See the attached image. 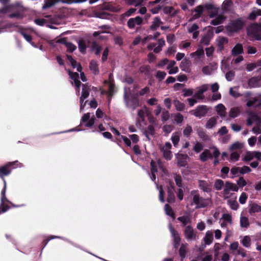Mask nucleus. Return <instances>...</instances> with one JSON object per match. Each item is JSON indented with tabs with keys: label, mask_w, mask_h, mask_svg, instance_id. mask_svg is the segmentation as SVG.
Wrapping results in <instances>:
<instances>
[{
	"label": "nucleus",
	"mask_w": 261,
	"mask_h": 261,
	"mask_svg": "<svg viewBox=\"0 0 261 261\" xmlns=\"http://www.w3.org/2000/svg\"><path fill=\"white\" fill-rule=\"evenodd\" d=\"M9 0H1V13H8L10 18H20L22 17V14L18 11L17 6L14 5H9L8 2Z\"/></svg>",
	"instance_id": "nucleus-1"
},
{
	"label": "nucleus",
	"mask_w": 261,
	"mask_h": 261,
	"mask_svg": "<svg viewBox=\"0 0 261 261\" xmlns=\"http://www.w3.org/2000/svg\"><path fill=\"white\" fill-rule=\"evenodd\" d=\"M192 196L191 204H194L196 208H204L212 204V201L210 198H203L200 196L197 191H192L191 192Z\"/></svg>",
	"instance_id": "nucleus-2"
},
{
	"label": "nucleus",
	"mask_w": 261,
	"mask_h": 261,
	"mask_svg": "<svg viewBox=\"0 0 261 261\" xmlns=\"http://www.w3.org/2000/svg\"><path fill=\"white\" fill-rule=\"evenodd\" d=\"M238 190V187L235 184L226 181L222 192V196L225 199L229 198L233 194L232 192H237Z\"/></svg>",
	"instance_id": "nucleus-3"
},
{
	"label": "nucleus",
	"mask_w": 261,
	"mask_h": 261,
	"mask_svg": "<svg viewBox=\"0 0 261 261\" xmlns=\"http://www.w3.org/2000/svg\"><path fill=\"white\" fill-rule=\"evenodd\" d=\"M244 25L243 21L241 19L231 21L227 26V30L229 32H236L241 29Z\"/></svg>",
	"instance_id": "nucleus-4"
},
{
	"label": "nucleus",
	"mask_w": 261,
	"mask_h": 261,
	"mask_svg": "<svg viewBox=\"0 0 261 261\" xmlns=\"http://www.w3.org/2000/svg\"><path fill=\"white\" fill-rule=\"evenodd\" d=\"M184 236L188 241L196 240L198 238L197 232L190 225L186 226L184 230Z\"/></svg>",
	"instance_id": "nucleus-5"
},
{
	"label": "nucleus",
	"mask_w": 261,
	"mask_h": 261,
	"mask_svg": "<svg viewBox=\"0 0 261 261\" xmlns=\"http://www.w3.org/2000/svg\"><path fill=\"white\" fill-rule=\"evenodd\" d=\"M171 147L172 145L170 142H166L164 146L160 147L164 157L167 160H170L172 158V154L170 151Z\"/></svg>",
	"instance_id": "nucleus-6"
},
{
	"label": "nucleus",
	"mask_w": 261,
	"mask_h": 261,
	"mask_svg": "<svg viewBox=\"0 0 261 261\" xmlns=\"http://www.w3.org/2000/svg\"><path fill=\"white\" fill-rule=\"evenodd\" d=\"M90 87L87 84L83 85V89L82 95L80 97V110L82 111L86 105V102H84V100L89 95Z\"/></svg>",
	"instance_id": "nucleus-7"
},
{
	"label": "nucleus",
	"mask_w": 261,
	"mask_h": 261,
	"mask_svg": "<svg viewBox=\"0 0 261 261\" xmlns=\"http://www.w3.org/2000/svg\"><path fill=\"white\" fill-rule=\"evenodd\" d=\"M259 24H254L248 29V34L251 35L256 39H259V36L261 35V30Z\"/></svg>",
	"instance_id": "nucleus-8"
},
{
	"label": "nucleus",
	"mask_w": 261,
	"mask_h": 261,
	"mask_svg": "<svg viewBox=\"0 0 261 261\" xmlns=\"http://www.w3.org/2000/svg\"><path fill=\"white\" fill-rule=\"evenodd\" d=\"M208 109L206 106H199L197 107L194 110H193L191 113L195 116L199 118L204 117L207 114Z\"/></svg>",
	"instance_id": "nucleus-9"
},
{
	"label": "nucleus",
	"mask_w": 261,
	"mask_h": 261,
	"mask_svg": "<svg viewBox=\"0 0 261 261\" xmlns=\"http://www.w3.org/2000/svg\"><path fill=\"white\" fill-rule=\"evenodd\" d=\"M209 88L208 84H203L197 88V91L194 95V97L198 100H203L204 98L203 93L206 92Z\"/></svg>",
	"instance_id": "nucleus-10"
},
{
	"label": "nucleus",
	"mask_w": 261,
	"mask_h": 261,
	"mask_svg": "<svg viewBox=\"0 0 261 261\" xmlns=\"http://www.w3.org/2000/svg\"><path fill=\"white\" fill-rule=\"evenodd\" d=\"M143 19L140 16L132 18L128 20L127 24L129 29H134L136 27L142 24Z\"/></svg>",
	"instance_id": "nucleus-11"
},
{
	"label": "nucleus",
	"mask_w": 261,
	"mask_h": 261,
	"mask_svg": "<svg viewBox=\"0 0 261 261\" xmlns=\"http://www.w3.org/2000/svg\"><path fill=\"white\" fill-rule=\"evenodd\" d=\"M82 121L85 123L86 127H91L94 124L95 117L94 116L91 117L90 113H87L83 116Z\"/></svg>",
	"instance_id": "nucleus-12"
},
{
	"label": "nucleus",
	"mask_w": 261,
	"mask_h": 261,
	"mask_svg": "<svg viewBox=\"0 0 261 261\" xmlns=\"http://www.w3.org/2000/svg\"><path fill=\"white\" fill-rule=\"evenodd\" d=\"M71 4L73 3L72 0H44V4L42 7L43 9L50 7L58 3Z\"/></svg>",
	"instance_id": "nucleus-13"
},
{
	"label": "nucleus",
	"mask_w": 261,
	"mask_h": 261,
	"mask_svg": "<svg viewBox=\"0 0 261 261\" xmlns=\"http://www.w3.org/2000/svg\"><path fill=\"white\" fill-rule=\"evenodd\" d=\"M215 111L218 116L221 118L226 117V108L222 103H219L215 106Z\"/></svg>",
	"instance_id": "nucleus-14"
},
{
	"label": "nucleus",
	"mask_w": 261,
	"mask_h": 261,
	"mask_svg": "<svg viewBox=\"0 0 261 261\" xmlns=\"http://www.w3.org/2000/svg\"><path fill=\"white\" fill-rule=\"evenodd\" d=\"M221 220H222L221 224L222 227H225L228 225H231L232 223L231 216L228 214H223Z\"/></svg>",
	"instance_id": "nucleus-15"
},
{
	"label": "nucleus",
	"mask_w": 261,
	"mask_h": 261,
	"mask_svg": "<svg viewBox=\"0 0 261 261\" xmlns=\"http://www.w3.org/2000/svg\"><path fill=\"white\" fill-rule=\"evenodd\" d=\"M176 62L174 60L169 61L167 66V69L169 70V74H173L178 72V67L176 66Z\"/></svg>",
	"instance_id": "nucleus-16"
},
{
	"label": "nucleus",
	"mask_w": 261,
	"mask_h": 261,
	"mask_svg": "<svg viewBox=\"0 0 261 261\" xmlns=\"http://www.w3.org/2000/svg\"><path fill=\"white\" fill-rule=\"evenodd\" d=\"M246 105L248 107H251L253 106L257 107L261 106V94L252 98L250 100L247 101Z\"/></svg>",
	"instance_id": "nucleus-17"
},
{
	"label": "nucleus",
	"mask_w": 261,
	"mask_h": 261,
	"mask_svg": "<svg viewBox=\"0 0 261 261\" xmlns=\"http://www.w3.org/2000/svg\"><path fill=\"white\" fill-rule=\"evenodd\" d=\"M169 229L170 232L172 234V237L174 238V245L175 247H177V246L179 244L180 242V238L179 236L178 233L177 231H176L174 228L172 226L171 224L169 225Z\"/></svg>",
	"instance_id": "nucleus-18"
},
{
	"label": "nucleus",
	"mask_w": 261,
	"mask_h": 261,
	"mask_svg": "<svg viewBox=\"0 0 261 261\" xmlns=\"http://www.w3.org/2000/svg\"><path fill=\"white\" fill-rule=\"evenodd\" d=\"M176 157L177 161V164L179 166L185 167L187 165V161L188 159L187 155L178 153L176 154Z\"/></svg>",
	"instance_id": "nucleus-19"
},
{
	"label": "nucleus",
	"mask_w": 261,
	"mask_h": 261,
	"mask_svg": "<svg viewBox=\"0 0 261 261\" xmlns=\"http://www.w3.org/2000/svg\"><path fill=\"white\" fill-rule=\"evenodd\" d=\"M217 65L216 64H210L208 65L204 66L202 71L203 74L205 75L211 74L216 69Z\"/></svg>",
	"instance_id": "nucleus-20"
},
{
	"label": "nucleus",
	"mask_w": 261,
	"mask_h": 261,
	"mask_svg": "<svg viewBox=\"0 0 261 261\" xmlns=\"http://www.w3.org/2000/svg\"><path fill=\"white\" fill-rule=\"evenodd\" d=\"M248 85L250 87H258L261 86V75L257 77H253L248 81Z\"/></svg>",
	"instance_id": "nucleus-21"
},
{
	"label": "nucleus",
	"mask_w": 261,
	"mask_h": 261,
	"mask_svg": "<svg viewBox=\"0 0 261 261\" xmlns=\"http://www.w3.org/2000/svg\"><path fill=\"white\" fill-rule=\"evenodd\" d=\"M68 72L70 77L74 80V85L76 88V92L79 94L81 82L77 80L79 78V74L76 72L72 73L69 70L68 71Z\"/></svg>",
	"instance_id": "nucleus-22"
},
{
	"label": "nucleus",
	"mask_w": 261,
	"mask_h": 261,
	"mask_svg": "<svg viewBox=\"0 0 261 261\" xmlns=\"http://www.w3.org/2000/svg\"><path fill=\"white\" fill-rule=\"evenodd\" d=\"M247 124L249 125H252L255 123L257 125H259L261 123V119L255 114H252L249 118H248Z\"/></svg>",
	"instance_id": "nucleus-23"
},
{
	"label": "nucleus",
	"mask_w": 261,
	"mask_h": 261,
	"mask_svg": "<svg viewBox=\"0 0 261 261\" xmlns=\"http://www.w3.org/2000/svg\"><path fill=\"white\" fill-rule=\"evenodd\" d=\"M213 155L209 149H205L199 155V159L203 162H205L209 159H212Z\"/></svg>",
	"instance_id": "nucleus-24"
},
{
	"label": "nucleus",
	"mask_w": 261,
	"mask_h": 261,
	"mask_svg": "<svg viewBox=\"0 0 261 261\" xmlns=\"http://www.w3.org/2000/svg\"><path fill=\"white\" fill-rule=\"evenodd\" d=\"M205 7L210 10L208 13L211 18H214L218 15V8L214 7L213 5L211 4L206 5Z\"/></svg>",
	"instance_id": "nucleus-25"
},
{
	"label": "nucleus",
	"mask_w": 261,
	"mask_h": 261,
	"mask_svg": "<svg viewBox=\"0 0 261 261\" xmlns=\"http://www.w3.org/2000/svg\"><path fill=\"white\" fill-rule=\"evenodd\" d=\"M162 24L163 22L161 21V19L158 17H155L153 18L150 28L151 30L154 31L159 28Z\"/></svg>",
	"instance_id": "nucleus-26"
},
{
	"label": "nucleus",
	"mask_w": 261,
	"mask_h": 261,
	"mask_svg": "<svg viewBox=\"0 0 261 261\" xmlns=\"http://www.w3.org/2000/svg\"><path fill=\"white\" fill-rule=\"evenodd\" d=\"M217 44L220 51L224 48V45L228 42V40L224 37H219L217 39Z\"/></svg>",
	"instance_id": "nucleus-27"
},
{
	"label": "nucleus",
	"mask_w": 261,
	"mask_h": 261,
	"mask_svg": "<svg viewBox=\"0 0 261 261\" xmlns=\"http://www.w3.org/2000/svg\"><path fill=\"white\" fill-rule=\"evenodd\" d=\"M240 107H232L230 109L228 115L230 118H234L237 117L240 115Z\"/></svg>",
	"instance_id": "nucleus-28"
},
{
	"label": "nucleus",
	"mask_w": 261,
	"mask_h": 261,
	"mask_svg": "<svg viewBox=\"0 0 261 261\" xmlns=\"http://www.w3.org/2000/svg\"><path fill=\"white\" fill-rule=\"evenodd\" d=\"M198 185L199 188L204 192H208L211 190V185L205 180H199Z\"/></svg>",
	"instance_id": "nucleus-29"
},
{
	"label": "nucleus",
	"mask_w": 261,
	"mask_h": 261,
	"mask_svg": "<svg viewBox=\"0 0 261 261\" xmlns=\"http://www.w3.org/2000/svg\"><path fill=\"white\" fill-rule=\"evenodd\" d=\"M218 118L217 117L210 118L205 124V127L207 129H211L215 127L217 123Z\"/></svg>",
	"instance_id": "nucleus-30"
},
{
	"label": "nucleus",
	"mask_w": 261,
	"mask_h": 261,
	"mask_svg": "<svg viewBox=\"0 0 261 261\" xmlns=\"http://www.w3.org/2000/svg\"><path fill=\"white\" fill-rule=\"evenodd\" d=\"M212 37L213 33L208 32L202 37L200 42L203 45H207L209 44V42Z\"/></svg>",
	"instance_id": "nucleus-31"
},
{
	"label": "nucleus",
	"mask_w": 261,
	"mask_h": 261,
	"mask_svg": "<svg viewBox=\"0 0 261 261\" xmlns=\"http://www.w3.org/2000/svg\"><path fill=\"white\" fill-rule=\"evenodd\" d=\"M225 17L222 15H218L211 21V24L214 25L220 24L224 21Z\"/></svg>",
	"instance_id": "nucleus-32"
},
{
	"label": "nucleus",
	"mask_w": 261,
	"mask_h": 261,
	"mask_svg": "<svg viewBox=\"0 0 261 261\" xmlns=\"http://www.w3.org/2000/svg\"><path fill=\"white\" fill-rule=\"evenodd\" d=\"M243 48L241 44L238 43L231 50V54L233 56L241 54L243 53Z\"/></svg>",
	"instance_id": "nucleus-33"
},
{
	"label": "nucleus",
	"mask_w": 261,
	"mask_h": 261,
	"mask_svg": "<svg viewBox=\"0 0 261 261\" xmlns=\"http://www.w3.org/2000/svg\"><path fill=\"white\" fill-rule=\"evenodd\" d=\"M177 220L184 226H186L187 225L191 223V217L189 215L179 217L177 218Z\"/></svg>",
	"instance_id": "nucleus-34"
},
{
	"label": "nucleus",
	"mask_w": 261,
	"mask_h": 261,
	"mask_svg": "<svg viewBox=\"0 0 261 261\" xmlns=\"http://www.w3.org/2000/svg\"><path fill=\"white\" fill-rule=\"evenodd\" d=\"M204 55V50L202 48H198L196 51L190 54V57L195 59H200L203 57Z\"/></svg>",
	"instance_id": "nucleus-35"
},
{
	"label": "nucleus",
	"mask_w": 261,
	"mask_h": 261,
	"mask_svg": "<svg viewBox=\"0 0 261 261\" xmlns=\"http://www.w3.org/2000/svg\"><path fill=\"white\" fill-rule=\"evenodd\" d=\"M149 113V111L148 109L144 106L142 109L140 110L138 112V116L142 120H144L145 116L148 115V114Z\"/></svg>",
	"instance_id": "nucleus-36"
},
{
	"label": "nucleus",
	"mask_w": 261,
	"mask_h": 261,
	"mask_svg": "<svg viewBox=\"0 0 261 261\" xmlns=\"http://www.w3.org/2000/svg\"><path fill=\"white\" fill-rule=\"evenodd\" d=\"M204 242L206 244L210 245L213 241V233L211 231H207L206 232L204 237Z\"/></svg>",
	"instance_id": "nucleus-37"
},
{
	"label": "nucleus",
	"mask_w": 261,
	"mask_h": 261,
	"mask_svg": "<svg viewBox=\"0 0 261 261\" xmlns=\"http://www.w3.org/2000/svg\"><path fill=\"white\" fill-rule=\"evenodd\" d=\"M171 140L174 146H176L180 140V133L179 132H174L172 134Z\"/></svg>",
	"instance_id": "nucleus-38"
},
{
	"label": "nucleus",
	"mask_w": 261,
	"mask_h": 261,
	"mask_svg": "<svg viewBox=\"0 0 261 261\" xmlns=\"http://www.w3.org/2000/svg\"><path fill=\"white\" fill-rule=\"evenodd\" d=\"M67 58L73 68H76L77 71L79 72L82 71L81 65H79L76 62L72 59L71 56L67 55Z\"/></svg>",
	"instance_id": "nucleus-39"
},
{
	"label": "nucleus",
	"mask_w": 261,
	"mask_h": 261,
	"mask_svg": "<svg viewBox=\"0 0 261 261\" xmlns=\"http://www.w3.org/2000/svg\"><path fill=\"white\" fill-rule=\"evenodd\" d=\"M13 164V163H10L8 164L6 166L1 167V174L5 175H7L8 174H9L10 172H11L10 166H11Z\"/></svg>",
	"instance_id": "nucleus-40"
},
{
	"label": "nucleus",
	"mask_w": 261,
	"mask_h": 261,
	"mask_svg": "<svg viewBox=\"0 0 261 261\" xmlns=\"http://www.w3.org/2000/svg\"><path fill=\"white\" fill-rule=\"evenodd\" d=\"M190 64V61L187 59H184L180 63V68L182 71H188L189 66Z\"/></svg>",
	"instance_id": "nucleus-41"
},
{
	"label": "nucleus",
	"mask_w": 261,
	"mask_h": 261,
	"mask_svg": "<svg viewBox=\"0 0 261 261\" xmlns=\"http://www.w3.org/2000/svg\"><path fill=\"white\" fill-rule=\"evenodd\" d=\"M261 212V206L255 203L250 205L249 213H257Z\"/></svg>",
	"instance_id": "nucleus-42"
},
{
	"label": "nucleus",
	"mask_w": 261,
	"mask_h": 261,
	"mask_svg": "<svg viewBox=\"0 0 261 261\" xmlns=\"http://www.w3.org/2000/svg\"><path fill=\"white\" fill-rule=\"evenodd\" d=\"M101 47L95 42H93L91 45V50L94 52L95 54L98 55L101 51Z\"/></svg>",
	"instance_id": "nucleus-43"
},
{
	"label": "nucleus",
	"mask_w": 261,
	"mask_h": 261,
	"mask_svg": "<svg viewBox=\"0 0 261 261\" xmlns=\"http://www.w3.org/2000/svg\"><path fill=\"white\" fill-rule=\"evenodd\" d=\"M151 172L152 174L151 178L152 180L155 181L156 178L155 173L157 172V168L155 166V162L153 161L151 162Z\"/></svg>",
	"instance_id": "nucleus-44"
},
{
	"label": "nucleus",
	"mask_w": 261,
	"mask_h": 261,
	"mask_svg": "<svg viewBox=\"0 0 261 261\" xmlns=\"http://www.w3.org/2000/svg\"><path fill=\"white\" fill-rule=\"evenodd\" d=\"M240 225L241 227L247 228L249 225L248 218L244 216L241 217L240 218Z\"/></svg>",
	"instance_id": "nucleus-45"
},
{
	"label": "nucleus",
	"mask_w": 261,
	"mask_h": 261,
	"mask_svg": "<svg viewBox=\"0 0 261 261\" xmlns=\"http://www.w3.org/2000/svg\"><path fill=\"white\" fill-rule=\"evenodd\" d=\"M173 105L177 111H181L185 109V105L177 99L173 100Z\"/></svg>",
	"instance_id": "nucleus-46"
},
{
	"label": "nucleus",
	"mask_w": 261,
	"mask_h": 261,
	"mask_svg": "<svg viewBox=\"0 0 261 261\" xmlns=\"http://www.w3.org/2000/svg\"><path fill=\"white\" fill-rule=\"evenodd\" d=\"M241 243L244 247L249 248L251 245V239L250 237L248 236H245L241 241Z\"/></svg>",
	"instance_id": "nucleus-47"
},
{
	"label": "nucleus",
	"mask_w": 261,
	"mask_h": 261,
	"mask_svg": "<svg viewBox=\"0 0 261 261\" xmlns=\"http://www.w3.org/2000/svg\"><path fill=\"white\" fill-rule=\"evenodd\" d=\"M203 8L201 6L197 7L195 9V14L193 15V17L194 19L199 18L202 13Z\"/></svg>",
	"instance_id": "nucleus-48"
},
{
	"label": "nucleus",
	"mask_w": 261,
	"mask_h": 261,
	"mask_svg": "<svg viewBox=\"0 0 261 261\" xmlns=\"http://www.w3.org/2000/svg\"><path fill=\"white\" fill-rule=\"evenodd\" d=\"M155 184H156V188L159 190V200L161 202H164V192L163 190V187L162 186L159 187V186L156 184L155 182Z\"/></svg>",
	"instance_id": "nucleus-49"
},
{
	"label": "nucleus",
	"mask_w": 261,
	"mask_h": 261,
	"mask_svg": "<svg viewBox=\"0 0 261 261\" xmlns=\"http://www.w3.org/2000/svg\"><path fill=\"white\" fill-rule=\"evenodd\" d=\"M165 211L166 214L170 216V217H172L173 218H175V215L174 213L171 208V206H169V204H166L165 205Z\"/></svg>",
	"instance_id": "nucleus-50"
},
{
	"label": "nucleus",
	"mask_w": 261,
	"mask_h": 261,
	"mask_svg": "<svg viewBox=\"0 0 261 261\" xmlns=\"http://www.w3.org/2000/svg\"><path fill=\"white\" fill-rule=\"evenodd\" d=\"M225 184L221 179H217L214 184V187L217 190H220L224 188Z\"/></svg>",
	"instance_id": "nucleus-51"
},
{
	"label": "nucleus",
	"mask_w": 261,
	"mask_h": 261,
	"mask_svg": "<svg viewBox=\"0 0 261 261\" xmlns=\"http://www.w3.org/2000/svg\"><path fill=\"white\" fill-rule=\"evenodd\" d=\"M235 199H236V197H235ZM228 203L232 210H237L238 209L239 204L236 199L228 200Z\"/></svg>",
	"instance_id": "nucleus-52"
},
{
	"label": "nucleus",
	"mask_w": 261,
	"mask_h": 261,
	"mask_svg": "<svg viewBox=\"0 0 261 261\" xmlns=\"http://www.w3.org/2000/svg\"><path fill=\"white\" fill-rule=\"evenodd\" d=\"M253 158V152L248 151L244 155L243 160L247 162L252 160Z\"/></svg>",
	"instance_id": "nucleus-53"
},
{
	"label": "nucleus",
	"mask_w": 261,
	"mask_h": 261,
	"mask_svg": "<svg viewBox=\"0 0 261 261\" xmlns=\"http://www.w3.org/2000/svg\"><path fill=\"white\" fill-rule=\"evenodd\" d=\"M243 147V144L240 143V142H236L235 143H234L233 144H232L230 147H229V149L230 150H235V149H240V148H242Z\"/></svg>",
	"instance_id": "nucleus-54"
},
{
	"label": "nucleus",
	"mask_w": 261,
	"mask_h": 261,
	"mask_svg": "<svg viewBox=\"0 0 261 261\" xmlns=\"http://www.w3.org/2000/svg\"><path fill=\"white\" fill-rule=\"evenodd\" d=\"M192 132V128L190 125H188L183 131V134L185 136L188 137Z\"/></svg>",
	"instance_id": "nucleus-55"
},
{
	"label": "nucleus",
	"mask_w": 261,
	"mask_h": 261,
	"mask_svg": "<svg viewBox=\"0 0 261 261\" xmlns=\"http://www.w3.org/2000/svg\"><path fill=\"white\" fill-rule=\"evenodd\" d=\"M175 198L174 196V192H168L167 201L169 203H173L175 202Z\"/></svg>",
	"instance_id": "nucleus-56"
},
{
	"label": "nucleus",
	"mask_w": 261,
	"mask_h": 261,
	"mask_svg": "<svg viewBox=\"0 0 261 261\" xmlns=\"http://www.w3.org/2000/svg\"><path fill=\"white\" fill-rule=\"evenodd\" d=\"M166 75V73L164 71H158L155 74V77L159 80L162 81Z\"/></svg>",
	"instance_id": "nucleus-57"
},
{
	"label": "nucleus",
	"mask_w": 261,
	"mask_h": 261,
	"mask_svg": "<svg viewBox=\"0 0 261 261\" xmlns=\"http://www.w3.org/2000/svg\"><path fill=\"white\" fill-rule=\"evenodd\" d=\"M183 116L180 113H177L174 116V120L177 123H181L183 121Z\"/></svg>",
	"instance_id": "nucleus-58"
},
{
	"label": "nucleus",
	"mask_w": 261,
	"mask_h": 261,
	"mask_svg": "<svg viewBox=\"0 0 261 261\" xmlns=\"http://www.w3.org/2000/svg\"><path fill=\"white\" fill-rule=\"evenodd\" d=\"M90 68L91 70L96 74L98 72L97 64L95 61H92L90 63Z\"/></svg>",
	"instance_id": "nucleus-59"
},
{
	"label": "nucleus",
	"mask_w": 261,
	"mask_h": 261,
	"mask_svg": "<svg viewBox=\"0 0 261 261\" xmlns=\"http://www.w3.org/2000/svg\"><path fill=\"white\" fill-rule=\"evenodd\" d=\"M173 129V126L171 125H165L163 127V130L167 135L172 132Z\"/></svg>",
	"instance_id": "nucleus-60"
},
{
	"label": "nucleus",
	"mask_w": 261,
	"mask_h": 261,
	"mask_svg": "<svg viewBox=\"0 0 261 261\" xmlns=\"http://www.w3.org/2000/svg\"><path fill=\"white\" fill-rule=\"evenodd\" d=\"M240 154L237 152H232L230 154V160L232 162H236L239 160Z\"/></svg>",
	"instance_id": "nucleus-61"
},
{
	"label": "nucleus",
	"mask_w": 261,
	"mask_h": 261,
	"mask_svg": "<svg viewBox=\"0 0 261 261\" xmlns=\"http://www.w3.org/2000/svg\"><path fill=\"white\" fill-rule=\"evenodd\" d=\"M203 148V146L202 145V144L200 143L197 142L195 144L193 147V150L195 152L198 153L201 150H202Z\"/></svg>",
	"instance_id": "nucleus-62"
},
{
	"label": "nucleus",
	"mask_w": 261,
	"mask_h": 261,
	"mask_svg": "<svg viewBox=\"0 0 261 261\" xmlns=\"http://www.w3.org/2000/svg\"><path fill=\"white\" fill-rule=\"evenodd\" d=\"M79 48L81 52L84 53L86 49V46L84 41H80L79 42Z\"/></svg>",
	"instance_id": "nucleus-63"
},
{
	"label": "nucleus",
	"mask_w": 261,
	"mask_h": 261,
	"mask_svg": "<svg viewBox=\"0 0 261 261\" xmlns=\"http://www.w3.org/2000/svg\"><path fill=\"white\" fill-rule=\"evenodd\" d=\"M239 248V243L237 242H234L230 245V249L233 252H237Z\"/></svg>",
	"instance_id": "nucleus-64"
}]
</instances>
